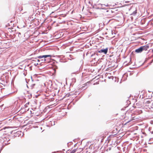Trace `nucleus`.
Wrapping results in <instances>:
<instances>
[{"label": "nucleus", "mask_w": 153, "mask_h": 153, "mask_svg": "<svg viewBox=\"0 0 153 153\" xmlns=\"http://www.w3.org/2000/svg\"><path fill=\"white\" fill-rule=\"evenodd\" d=\"M129 2V1H125V3H128V2Z\"/></svg>", "instance_id": "17"}, {"label": "nucleus", "mask_w": 153, "mask_h": 153, "mask_svg": "<svg viewBox=\"0 0 153 153\" xmlns=\"http://www.w3.org/2000/svg\"><path fill=\"white\" fill-rule=\"evenodd\" d=\"M38 63H37V64H35V65H38Z\"/></svg>", "instance_id": "22"}, {"label": "nucleus", "mask_w": 153, "mask_h": 153, "mask_svg": "<svg viewBox=\"0 0 153 153\" xmlns=\"http://www.w3.org/2000/svg\"><path fill=\"white\" fill-rule=\"evenodd\" d=\"M75 74V73H72V74L73 75V74ZM72 76H73V75H72Z\"/></svg>", "instance_id": "18"}, {"label": "nucleus", "mask_w": 153, "mask_h": 153, "mask_svg": "<svg viewBox=\"0 0 153 153\" xmlns=\"http://www.w3.org/2000/svg\"><path fill=\"white\" fill-rule=\"evenodd\" d=\"M37 61H38V62H39V61H40V60H39V59H38V60H37Z\"/></svg>", "instance_id": "21"}, {"label": "nucleus", "mask_w": 153, "mask_h": 153, "mask_svg": "<svg viewBox=\"0 0 153 153\" xmlns=\"http://www.w3.org/2000/svg\"><path fill=\"white\" fill-rule=\"evenodd\" d=\"M51 124L52 125H55V121H53L52 122H51Z\"/></svg>", "instance_id": "11"}, {"label": "nucleus", "mask_w": 153, "mask_h": 153, "mask_svg": "<svg viewBox=\"0 0 153 153\" xmlns=\"http://www.w3.org/2000/svg\"><path fill=\"white\" fill-rule=\"evenodd\" d=\"M153 62V59L152 60V62L151 63H152Z\"/></svg>", "instance_id": "20"}, {"label": "nucleus", "mask_w": 153, "mask_h": 153, "mask_svg": "<svg viewBox=\"0 0 153 153\" xmlns=\"http://www.w3.org/2000/svg\"><path fill=\"white\" fill-rule=\"evenodd\" d=\"M130 11H132V13L130 14L131 15L135 16L137 13V10L136 8L132 7L130 9Z\"/></svg>", "instance_id": "1"}, {"label": "nucleus", "mask_w": 153, "mask_h": 153, "mask_svg": "<svg viewBox=\"0 0 153 153\" xmlns=\"http://www.w3.org/2000/svg\"><path fill=\"white\" fill-rule=\"evenodd\" d=\"M76 149H74L70 153H75L76 152Z\"/></svg>", "instance_id": "9"}, {"label": "nucleus", "mask_w": 153, "mask_h": 153, "mask_svg": "<svg viewBox=\"0 0 153 153\" xmlns=\"http://www.w3.org/2000/svg\"><path fill=\"white\" fill-rule=\"evenodd\" d=\"M109 11V10H106V12H108V11Z\"/></svg>", "instance_id": "23"}, {"label": "nucleus", "mask_w": 153, "mask_h": 153, "mask_svg": "<svg viewBox=\"0 0 153 153\" xmlns=\"http://www.w3.org/2000/svg\"><path fill=\"white\" fill-rule=\"evenodd\" d=\"M27 105H26V104L25 105V107H26L27 106Z\"/></svg>", "instance_id": "24"}, {"label": "nucleus", "mask_w": 153, "mask_h": 153, "mask_svg": "<svg viewBox=\"0 0 153 153\" xmlns=\"http://www.w3.org/2000/svg\"><path fill=\"white\" fill-rule=\"evenodd\" d=\"M31 80H32V81L33 82V79L32 77V76L31 77Z\"/></svg>", "instance_id": "16"}, {"label": "nucleus", "mask_w": 153, "mask_h": 153, "mask_svg": "<svg viewBox=\"0 0 153 153\" xmlns=\"http://www.w3.org/2000/svg\"><path fill=\"white\" fill-rule=\"evenodd\" d=\"M43 58H45V59H47V58L48 57H50V58L51 57V55H43Z\"/></svg>", "instance_id": "7"}, {"label": "nucleus", "mask_w": 153, "mask_h": 153, "mask_svg": "<svg viewBox=\"0 0 153 153\" xmlns=\"http://www.w3.org/2000/svg\"><path fill=\"white\" fill-rule=\"evenodd\" d=\"M98 6L99 7H101V8H98L100 9H104L106 10L108 9V7L106 8V7L105 6V4H98Z\"/></svg>", "instance_id": "2"}, {"label": "nucleus", "mask_w": 153, "mask_h": 153, "mask_svg": "<svg viewBox=\"0 0 153 153\" xmlns=\"http://www.w3.org/2000/svg\"><path fill=\"white\" fill-rule=\"evenodd\" d=\"M10 140V139L8 138L7 139V138H4V142L3 144H4L5 145H7L10 143H9L8 141Z\"/></svg>", "instance_id": "4"}, {"label": "nucleus", "mask_w": 153, "mask_h": 153, "mask_svg": "<svg viewBox=\"0 0 153 153\" xmlns=\"http://www.w3.org/2000/svg\"><path fill=\"white\" fill-rule=\"evenodd\" d=\"M29 104V102H28V103H27L26 104V105H28Z\"/></svg>", "instance_id": "19"}, {"label": "nucleus", "mask_w": 153, "mask_h": 153, "mask_svg": "<svg viewBox=\"0 0 153 153\" xmlns=\"http://www.w3.org/2000/svg\"><path fill=\"white\" fill-rule=\"evenodd\" d=\"M72 81L73 82H76V79L75 78H73Z\"/></svg>", "instance_id": "14"}, {"label": "nucleus", "mask_w": 153, "mask_h": 153, "mask_svg": "<svg viewBox=\"0 0 153 153\" xmlns=\"http://www.w3.org/2000/svg\"><path fill=\"white\" fill-rule=\"evenodd\" d=\"M37 58L39 59H42L43 58V55L37 57Z\"/></svg>", "instance_id": "12"}, {"label": "nucleus", "mask_w": 153, "mask_h": 153, "mask_svg": "<svg viewBox=\"0 0 153 153\" xmlns=\"http://www.w3.org/2000/svg\"><path fill=\"white\" fill-rule=\"evenodd\" d=\"M50 59V58L49 59H45V58H42V59L41 60V61H42V62H43L46 61L47 60H49Z\"/></svg>", "instance_id": "8"}, {"label": "nucleus", "mask_w": 153, "mask_h": 153, "mask_svg": "<svg viewBox=\"0 0 153 153\" xmlns=\"http://www.w3.org/2000/svg\"><path fill=\"white\" fill-rule=\"evenodd\" d=\"M31 97H32V96H31V94H30V96H29V98H30Z\"/></svg>", "instance_id": "15"}, {"label": "nucleus", "mask_w": 153, "mask_h": 153, "mask_svg": "<svg viewBox=\"0 0 153 153\" xmlns=\"http://www.w3.org/2000/svg\"><path fill=\"white\" fill-rule=\"evenodd\" d=\"M142 51V48H141V46L139 48L136 49L135 50V52L137 53H140Z\"/></svg>", "instance_id": "6"}, {"label": "nucleus", "mask_w": 153, "mask_h": 153, "mask_svg": "<svg viewBox=\"0 0 153 153\" xmlns=\"http://www.w3.org/2000/svg\"><path fill=\"white\" fill-rule=\"evenodd\" d=\"M110 6V5L109 4H105V6L106 7H109Z\"/></svg>", "instance_id": "13"}, {"label": "nucleus", "mask_w": 153, "mask_h": 153, "mask_svg": "<svg viewBox=\"0 0 153 153\" xmlns=\"http://www.w3.org/2000/svg\"><path fill=\"white\" fill-rule=\"evenodd\" d=\"M141 48H142V50L143 51H146L149 48V46L148 45H146L144 46H141Z\"/></svg>", "instance_id": "5"}, {"label": "nucleus", "mask_w": 153, "mask_h": 153, "mask_svg": "<svg viewBox=\"0 0 153 153\" xmlns=\"http://www.w3.org/2000/svg\"><path fill=\"white\" fill-rule=\"evenodd\" d=\"M27 88H28V86L27 85Z\"/></svg>", "instance_id": "26"}, {"label": "nucleus", "mask_w": 153, "mask_h": 153, "mask_svg": "<svg viewBox=\"0 0 153 153\" xmlns=\"http://www.w3.org/2000/svg\"><path fill=\"white\" fill-rule=\"evenodd\" d=\"M108 48H106L104 49H101L98 51V52L100 53H102L104 54H106L108 52Z\"/></svg>", "instance_id": "3"}, {"label": "nucleus", "mask_w": 153, "mask_h": 153, "mask_svg": "<svg viewBox=\"0 0 153 153\" xmlns=\"http://www.w3.org/2000/svg\"><path fill=\"white\" fill-rule=\"evenodd\" d=\"M26 81L27 83V84H29V83L27 82V80H26Z\"/></svg>", "instance_id": "25"}, {"label": "nucleus", "mask_w": 153, "mask_h": 153, "mask_svg": "<svg viewBox=\"0 0 153 153\" xmlns=\"http://www.w3.org/2000/svg\"><path fill=\"white\" fill-rule=\"evenodd\" d=\"M35 85V83L32 84L30 86L31 89H32L33 88Z\"/></svg>", "instance_id": "10"}]
</instances>
